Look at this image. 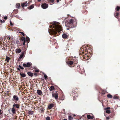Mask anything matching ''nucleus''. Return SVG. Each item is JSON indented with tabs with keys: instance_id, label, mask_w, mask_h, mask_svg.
Masks as SVG:
<instances>
[{
	"instance_id": "1",
	"label": "nucleus",
	"mask_w": 120,
	"mask_h": 120,
	"mask_svg": "<svg viewBox=\"0 0 120 120\" xmlns=\"http://www.w3.org/2000/svg\"><path fill=\"white\" fill-rule=\"evenodd\" d=\"M50 28H53L51 30L52 32L56 34V31L59 32L62 30V28L59 25V23L56 22H55L53 23V24L50 26Z\"/></svg>"
},
{
	"instance_id": "2",
	"label": "nucleus",
	"mask_w": 120,
	"mask_h": 120,
	"mask_svg": "<svg viewBox=\"0 0 120 120\" xmlns=\"http://www.w3.org/2000/svg\"><path fill=\"white\" fill-rule=\"evenodd\" d=\"M74 21L72 19H71L69 20V22H68V24L69 26V27L71 28L74 27L75 26L74 25Z\"/></svg>"
},
{
	"instance_id": "3",
	"label": "nucleus",
	"mask_w": 120,
	"mask_h": 120,
	"mask_svg": "<svg viewBox=\"0 0 120 120\" xmlns=\"http://www.w3.org/2000/svg\"><path fill=\"white\" fill-rule=\"evenodd\" d=\"M31 65H32V64L31 63L28 62L26 63H24L22 65L24 67H30Z\"/></svg>"
},
{
	"instance_id": "4",
	"label": "nucleus",
	"mask_w": 120,
	"mask_h": 120,
	"mask_svg": "<svg viewBox=\"0 0 120 120\" xmlns=\"http://www.w3.org/2000/svg\"><path fill=\"white\" fill-rule=\"evenodd\" d=\"M52 97H54L56 99H57L58 97V94L56 92L55 93L52 94Z\"/></svg>"
},
{
	"instance_id": "5",
	"label": "nucleus",
	"mask_w": 120,
	"mask_h": 120,
	"mask_svg": "<svg viewBox=\"0 0 120 120\" xmlns=\"http://www.w3.org/2000/svg\"><path fill=\"white\" fill-rule=\"evenodd\" d=\"M42 8L44 9H46L48 7V5L46 3L43 4H42L41 5Z\"/></svg>"
},
{
	"instance_id": "6",
	"label": "nucleus",
	"mask_w": 120,
	"mask_h": 120,
	"mask_svg": "<svg viewBox=\"0 0 120 120\" xmlns=\"http://www.w3.org/2000/svg\"><path fill=\"white\" fill-rule=\"evenodd\" d=\"M13 99H14L15 101H17L18 100L19 98L17 96L14 95L13 96V99H12L13 100Z\"/></svg>"
},
{
	"instance_id": "7",
	"label": "nucleus",
	"mask_w": 120,
	"mask_h": 120,
	"mask_svg": "<svg viewBox=\"0 0 120 120\" xmlns=\"http://www.w3.org/2000/svg\"><path fill=\"white\" fill-rule=\"evenodd\" d=\"M13 106L14 107H16V108L18 109L19 108L20 105L19 104H15L14 103L13 105Z\"/></svg>"
},
{
	"instance_id": "8",
	"label": "nucleus",
	"mask_w": 120,
	"mask_h": 120,
	"mask_svg": "<svg viewBox=\"0 0 120 120\" xmlns=\"http://www.w3.org/2000/svg\"><path fill=\"white\" fill-rule=\"evenodd\" d=\"M27 2H25L24 3H22L21 4V6L22 7L25 6H27Z\"/></svg>"
},
{
	"instance_id": "9",
	"label": "nucleus",
	"mask_w": 120,
	"mask_h": 120,
	"mask_svg": "<svg viewBox=\"0 0 120 120\" xmlns=\"http://www.w3.org/2000/svg\"><path fill=\"white\" fill-rule=\"evenodd\" d=\"M11 111L13 114H15L16 112L15 109L13 107L12 108Z\"/></svg>"
},
{
	"instance_id": "10",
	"label": "nucleus",
	"mask_w": 120,
	"mask_h": 120,
	"mask_svg": "<svg viewBox=\"0 0 120 120\" xmlns=\"http://www.w3.org/2000/svg\"><path fill=\"white\" fill-rule=\"evenodd\" d=\"M54 105L53 104H49L48 106V108L49 109H51L52 108L53 106Z\"/></svg>"
},
{
	"instance_id": "11",
	"label": "nucleus",
	"mask_w": 120,
	"mask_h": 120,
	"mask_svg": "<svg viewBox=\"0 0 120 120\" xmlns=\"http://www.w3.org/2000/svg\"><path fill=\"white\" fill-rule=\"evenodd\" d=\"M25 52L24 51H23L22 52L21 55H20L19 58L20 59H21L24 56V54Z\"/></svg>"
},
{
	"instance_id": "12",
	"label": "nucleus",
	"mask_w": 120,
	"mask_h": 120,
	"mask_svg": "<svg viewBox=\"0 0 120 120\" xmlns=\"http://www.w3.org/2000/svg\"><path fill=\"white\" fill-rule=\"evenodd\" d=\"M37 93L39 95H41L42 93V91L39 90H37Z\"/></svg>"
},
{
	"instance_id": "13",
	"label": "nucleus",
	"mask_w": 120,
	"mask_h": 120,
	"mask_svg": "<svg viewBox=\"0 0 120 120\" xmlns=\"http://www.w3.org/2000/svg\"><path fill=\"white\" fill-rule=\"evenodd\" d=\"M15 51L16 53H20L21 51V50L20 49H16Z\"/></svg>"
},
{
	"instance_id": "14",
	"label": "nucleus",
	"mask_w": 120,
	"mask_h": 120,
	"mask_svg": "<svg viewBox=\"0 0 120 120\" xmlns=\"http://www.w3.org/2000/svg\"><path fill=\"white\" fill-rule=\"evenodd\" d=\"M87 117L88 119H93L94 117L93 116H91L90 115H88L87 116Z\"/></svg>"
},
{
	"instance_id": "15",
	"label": "nucleus",
	"mask_w": 120,
	"mask_h": 120,
	"mask_svg": "<svg viewBox=\"0 0 120 120\" xmlns=\"http://www.w3.org/2000/svg\"><path fill=\"white\" fill-rule=\"evenodd\" d=\"M68 37V36L65 34H63L62 35V37L64 39Z\"/></svg>"
},
{
	"instance_id": "16",
	"label": "nucleus",
	"mask_w": 120,
	"mask_h": 120,
	"mask_svg": "<svg viewBox=\"0 0 120 120\" xmlns=\"http://www.w3.org/2000/svg\"><path fill=\"white\" fill-rule=\"evenodd\" d=\"M28 75L29 76L32 77L33 76V74L32 73L28 72H27Z\"/></svg>"
},
{
	"instance_id": "17",
	"label": "nucleus",
	"mask_w": 120,
	"mask_h": 120,
	"mask_svg": "<svg viewBox=\"0 0 120 120\" xmlns=\"http://www.w3.org/2000/svg\"><path fill=\"white\" fill-rule=\"evenodd\" d=\"M54 87L53 86H51L50 88L49 89L51 91H52V90H54Z\"/></svg>"
},
{
	"instance_id": "18",
	"label": "nucleus",
	"mask_w": 120,
	"mask_h": 120,
	"mask_svg": "<svg viewBox=\"0 0 120 120\" xmlns=\"http://www.w3.org/2000/svg\"><path fill=\"white\" fill-rule=\"evenodd\" d=\"M6 60L7 62H8L9 61L10 58L9 57L6 56Z\"/></svg>"
},
{
	"instance_id": "19",
	"label": "nucleus",
	"mask_w": 120,
	"mask_h": 120,
	"mask_svg": "<svg viewBox=\"0 0 120 120\" xmlns=\"http://www.w3.org/2000/svg\"><path fill=\"white\" fill-rule=\"evenodd\" d=\"M107 97L108 98H112V96L110 94H108L107 95Z\"/></svg>"
},
{
	"instance_id": "20",
	"label": "nucleus",
	"mask_w": 120,
	"mask_h": 120,
	"mask_svg": "<svg viewBox=\"0 0 120 120\" xmlns=\"http://www.w3.org/2000/svg\"><path fill=\"white\" fill-rule=\"evenodd\" d=\"M20 75L22 77H24L26 76V75L24 73L21 74V73H20Z\"/></svg>"
},
{
	"instance_id": "21",
	"label": "nucleus",
	"mask_w": 120,
	"mask_h": 120,
	"mask_svg": "<svg viewBox=\"0 0 120 120\" xmlns=\"http://www.w3.org/2000/svg\"><path fill=\"white\" fill-rule=\"evenodd\" d=\"M20 6V4H16V7L18 8H19Z\"/></svg>"
},
{
	"instance_id": "22",
	"label": "nucleus",
	"mask_w": 120,
	"mask_h": 120,
	"mask_svg": "<svg viewBox=\"0 0 120 120\" xmlns=\"http://www.w3.org/2000/svg\"><path fill=\"white\" fill-rule=\"evenodd\" d=\"M34 5H31L29 7V9H31L32 8H33L34 7Z\"/></svg>"
},
{
	"instance_id": "23",
	"label": "nucleus",
	"mask_w": 120,
	"mask_h": 120,
	"mask_svg": "<svg viewBox=\"0 0 120 120\" xmlns=\"http://www.w3.org/2000/svg\"><path fill=\"white\" fill-rule=\"evenodd\" d=\"M68 118L69 120H72L73 119V118L71 116H69Z\"/></svg>"
},
{
	"instance_id": "24",
	"label": "nucleus",
	"mask_w": 120,
	"mask_h": 120,
	"mask_svg": "<svg viewBox=\"0 0 120 120\" xmlns=\"http://www.w3.org/2000/svg\"><path fill=\"white\" fill-rule=\"evenodd\" d=\"M68 63L69 64L71 65H72L73 64V62L72 61H71L69 62Z\"/></svg>"
},
{
	"instance_id": "25",
	"label": "nucleus",
	"mask_w": 120,
	"mask_h": 120,
	"mask_svg": "<svg viewBox=\"0 0 120 120\" xmlns=\"http://www.w3.org/2000/svg\"><path fill=\"white\" fill-rule=\"evenodd\" d=\"M113 98L114 99H118L119 98L117 96H115Z\"/></svg>"
},
{
	"instance_id": "26",
	"label": "nucleus",
	"mask_w": 120,
	"mask_h": 120,
	"mask_svg": "<svg viewBox=\"0 0 120 120\" xmlns=\"http://www.w3.org/2000/svg\"><path fill=\"white\" fill-rule=\"evenodd\" d=\"M106 112L108 113H110V110H107L106 111Z\"/></svg>"
},
{
	"instance_id": "27",
	"label": "nucleus",
	"mask_w": 120,
	"mask_h": 120,
	"mask_svg": "<svg viewBox=\"0 0 120 120\" xmlns=\"http://www.w3.org/2000/svg\"><path fill=\"white\" fill-rule=\"evenodd\" d=\"M3 113V111L2 110L0 109V115H1Z\"/></svg>"
},
{
	"instance_id": "28",
	"label": "nucleus",
	"mask_w": 120,
	"mask_h": 120,
	"mask_svg": "<svg viewBox=\"0 0 120 120\" xmlns=\"http://www.w3.org/2000/svg\"><path fill=\"white\" fill-rule=\"evenodd\" d=\"M44 77L45 79H46L47 77V75L45 74L44 75Z\"/></svg>"
},
{
	"instance_id": "29",
	"label": "nucleus",
	"mask_w": 120,
	"mask_h": 120,
	"mask_svg": "<svg viewBox=\"0 0 120 120\" xmlns=\"http://www.w3.org/2000/svg\"><path fill=\"white\" fill-rule=\"evenodd\" d=\"M19 67L20 69H24V68L23 67H21L20 65H19Z\"/></svg>"
},
{
	"instance_id": "30",
	"label": "nucleus",
	"mask_w": 120,
	"mask_h": 120,
	"mask_svg": "<svg viewBox=\"0 0 120 120\" xmlns=\"http://www.w3.org/2000/svg\"><path fill=\"white\" fill-rule=\"evenodd\" d=\"M46 120H50V118L49 117H47L46 118Z\"/></svg>"
},
{
	"instance_id": "31",
	"label": "nucleus",
	"mask_w": 120,
	"mask_h": 120,
	"mask_svg": "<svg viewBox=\"0 0 120 120\" xmlns=\"http://www.w3.org/2000/svg\"><path fill=\"white\" fill-rule=\"evenodd\" d=\"M19 33H21V34H22L23 36H24L25 35V34H24V33L23 32H19Z\"/></svg>"
},
{
	"instance_id": "32",
	"label": "nucleus",
	"mask_w": 120,
	"mask_h": 120,
	"mask_svg": "<svg viewBox=\"0 0 120 120\" xmlns=\"http://www.w3.org/2000/svg\"><path fill=\"white\" fill-rule=\"evenodd\" d=\"M0 22H5V21L4 20H2L1 19H0Z\"/></svg>"
},
{
	"instance_id": "33",
	"label": "nucleus",
	"mask_w": 120,
	"mask_h": 120,
	"mask_svg": "<svg viewBox=\"0 0 120 120\" xmlns=\"http://www.w3.org/2000/svg\"><path fill=\"white\" fill-rule=\"evenodd\" d=\"M120 8L119 7H117L116 8V10L117 11H118L120 9Z\"/></svg>"
},
{
	"instance_id": "34",
	"label": "nucleus",
	"mask_w": 120,
	"mask_h": 120,
	"mask_svg": "<svg viewBox=\"0 0 120 120\" xmlns=\"http://www.w3.org/2000/svg\"><path fill=\"white\" fill-rule=\"evenodd\" d=\"M10 24L11 25H13V24L11 22V20H10Z\"/></svg>"
},
{
	"instance_id": "35",
	"label": "nucleus",
	"mask_w": 120,
	"mask_h": 120,
	"mask_svg": "<svg viewBox=\"0 0 120 120\" xmlns=\"http://www.w3.org/2000/svg\"><path fill=\"white\" fill-rule=\"evenodd\" d=\"M119 15V14L118 13H116V15L115 16L116 17H117L116 16H118Z\"/></svg>"
},
{
	"instance_id": "36",
	"label": "nucleus",
	"mask_w": 120,
	"mask_h": 120,
	"mask_svg": "<svg viewBox=\"0 0 120 120\" xmlns=\"http://www.w3.org/2000/svg\"><path fill=\"white\" fill-rule=\"evenodd\" d=\"M35 72H39V71L38 69V70H35Z\"/></svg>"
},
{
	"instance_id": "37",
	"label": "nucleus",
	"mask_w": 120,
	"mask_h": 120,
	"mask_svg": "<svg viewBox=\"0 0 120 120\" xmlns=\"http://www.w3.org/2000/svg\"><path fill=\"white\" fill-rule=\"evenodd\" d=\"M105 109H110V107H107Z\"/></svg>"
},
{
	"instance_id": "38",
	"label": "nucleus",
	"mask_w": 120,
	"mask_h": 120,
	"mask_svg": "<svg viewBox=\"0 0 120 120\" xmlns=\"http://www.w3.org/2000/svg\"><path fill=\"white\" fill-rule=\"evenodd\" d=\"M7 16H5L4 17V19L6 20L7 19Z\"/></svg>"
},
{
	"instance_id": "39",
	"label": "nucleus",
	"mask_w": 120,
	"mask_h": 120,
	"mask_svg": "<svg viewBox=\"0 0 120 120\" xmlns=\"http://www.w3.org/2000/svg\"><path fill=\"white\" fill-rule=\"evenodd\" d=\"M25 41H26V40H25L24 41V42H23V45H25Z\"/></svg>"
},
{
	"instance_id": "40",
	"label": "nucleus",
	"mask_w": 120,
	"mask_h": 120,
	"mask_svg": "<svg viewBox=\"0 0 120 120\" xmlns=\"http://www.w3.org/2000/svg\"><path fill=\"white\" fill-rule=\"evenodd\" d=\"M22 41H24L25 40V39L24 38H22Z\"/></svg>"
},
{
	"instance_id": "41",
	"label": "nucleus",
	"mask_w": 120,
	"mask_h": 120,
	"mask_svg": "<svg viewBox=\"0 0 120 120\" xmlns=\"http://www.w3.org/2000/svg\"><path fill=\"white\" fill-rule=\"evenodd\" d=\"M54 0H51L50 1L51 2H53Z\"/></svg>"
},
{
	"instance_id": "42",
	"label": "nucleus",
	"mask_w": 120,
	"mask_h": 120,
	"mask_svg": "<svg viewBox=\"0 0 120 120\" xmlns=\"http://www.w3.org/2000/svg\"><path fill=\"white\" fill-rule=\"evenodd\" d=\"M10 38H11L10 37H9V38L8 37V40H10Z\"/></svg>"
},
{
	"instance_id": "43",
	"label": "nucleus",
	"mask_w": 120,
	"mask_h": 120,
	"mask_svg": "<svg viewBox=\"0 0 120 120\" xmlns=\"http://www.w3.org/2000/svg\"><path fill=\"white\" fill-rule=\"evenodd\" d=\"M109 118L108 117H106V119H109Z\"/></svg>"
},
{
	"instance_id": "44",
	"label": "nucleus",
	"mask_w": 120,
	"mask_h": 120,
	"mask_svg": "<svg viewBox=\"0 0 120 120\" xmlns=\"http://www.w3.org/2000/svg\"><path fill=\"white\" fill-rule=\"evenodd\" d=\"M19 71H20V69L19 68H17V69Z\"/></svg>"
},
{
	"instance_id": "45",
	"label": "nucleus",
	"mask_w": 120,
	"mask_h": 120,
	"mask_svg": "<svg viewBox=\"0 0 120 120\" xmlns=\"http://www.w3.org/2000/svg\"><path fill=\"white\" fill-rule=\"evenodd\" d=\"M59 1V0H57V2H58Z\"/></svg>"
},
{
	"instance_id": "46",
	"label": "nucleus",
	"mask_w": 120,
	"mask_h": 120,
	"mask_svg": "<svg viewBox=\"0 0 120 120\" xmlns=\"http://www.w3.org/2000/svg\"><path fill=\"white\" fill-rule=\"evenodd\" d=\"M38 1H40L41 0H38Z\"/></svg>"
},
{
	"instance_id": "47",
	"label": "nucleus",
	"mask_w": 120,
	"mask_h": 120,
	"mask_svg": "<svg viewBox=\"0 0 120 120\" xmlns=\"http://www.w3.org/2000/svg\"><path fill=\"white\" fill-rule=\"evenodd\" d=\"M34 75H36L37 74H36V73H34Z\"/></svg>"
},
{
	"instance_id": "48",
	"label": "nucleus",
	"mask_w": 120,
	"mask_h": 120,
	"mask_svg": "<svg viewBox=\"0 0 120 120\" xmlns=\"http://www.w3.org/2000/svg\"><path fill=\"white\" fill-rule=\"evenodd\" d=\"M65 120V119H64V120Z\"/></svg>"
}]
</instances>
